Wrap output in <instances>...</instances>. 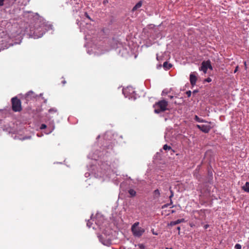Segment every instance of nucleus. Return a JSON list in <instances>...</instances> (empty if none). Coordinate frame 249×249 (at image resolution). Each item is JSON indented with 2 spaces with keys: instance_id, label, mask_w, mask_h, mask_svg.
Segmentation results:
<instances>
[{
  "instance_id": "obj_11",
  "label": "nucleus",
  "mask_w": 249,
  "mask_h": 249,
  "mask_svg": "<svg viewBox=\"0 0 249 249\" xmlns=\"http://www.w3.org/2000/svg\"><path fill=\"white\" fill-rule=\"evenodd\" d=\"M142 5V2L141 1L138 2L134 6V7L132 9V11H136V10H137L138 9L140 8V7H141Z\"/></svg>"
},
{
  "instance_id": "obj_38",
  "label": "nucleus",
  "mask_w": 249,
  "mask_h": 249,
  "mask_svg": "<svg viewBox=\"0 0 249 249\" xmlns=\"http://www.w3.org/2000/svg\"><path fill=\"white\" fill-rule=\"evenodd\" d=\"M165 249H173L172 248H166Z\"/></svg>"
},
{
  "instance_id": "obj_33",
  "label": "nucleus",
  "mask_w": 249,
  "mask_h": 249,
  "mask_svg": "<svg viewBox=\"0 0 249 249\" xmlns=\"http://www.w3.org/2000/svg\"><path fill=\"white\" fill-rule=\"evenodd\" d=\"M87 226L89 227H90V223L89 222H88L87 223Z\"/></svg>"
},
{
  "instance_id": "obj_36",
  "label": "nucleus",
  "mask_w": 249,
  "mask_h": 249,
  "mask_svg": "<svg viewBox=\"0 0 249 249\" xmlns=\"http://www.w3.org/2000/svg\"><path fill=\"white\" fill-rule=\"evenodd\" d=\"M169 97H170V99H172L173 98V96H169Z\"/></svg>"
},
{
  "instance_id": "obj_37",
  "label": "nucleus",
  "mask_w": 249,
  "mask_h": 249,
  "mask_svg": "<svg viewBox=\"0 0 249 249\" xmlns=\"http://www.w3.org/2000/svg\"><path fill=\"white\" fill-rule=\"evenodd\" d=\"M175 211H174V210H172V211H171V213H175Z\"/></svg>"
},
{
  "instance_id": "obj_27",
  "label": "nucleus",
  "mask_w": 249,
  "mask_h": 249,
  "mask_svg": "<svg viewBox=\"0 0 249 249\" xmlns=\"http://www.w3.org/2000/svg\"><path fill=\"white\" fill-rule=\"evenodd\" d=\"M151 231H152V233H153L154 235H158V233L157 232H156L154 231V229H153L151 230Z\"/></svg>"
},
{
  "instance_id": "obj_1",
  "label": "nucleus",
  "mask_w": 249,
  "mask_h": 249,
  "mask_svg": "<svg viewBox=\"0 0 249 249\" xmlns=\"http://www.w3.org/2000/svg\"><path fill=\"white\" fill-rule=\"evenodd\" d=\"M168 102L165 100H161L155 103L153 105L154 112L159 114L168 110Z\"/></svg>"
},
{
  "instance_id": "obj_6",
  "label": "nucleus",
  "mask_w": 249,
  "mask_h": 249,
  "mask_svg": "<svg viewBox=\"0 0 249 249\" xmlns=\"http://www.w3.org/2000/svg\"><path fill=\"white\" fill-rule=\"evenodd\" d=\"M197 79V78L195 72H192L190 75V81L192 86H194L196 85Z\"/></svg>"
},
{
  "instance_id": "obj_5",
  "label": "nucleus",
  "mask_w": 249,
  "mask_h": 249,
  "mask_svg": "<svg viewBox=\"0 0 249 249\" xmlns=\"http://www.w3.org/2000/svg\"><path fill=\"white\" fill-rule=\"evenodd\" d=\"M196 127L198 128L199 130L202 131L203 132H204L205 133H208L210 130L211 129L212 127L210 125H199L197 124L196 125Z\"/></svg>"
},
{
  "instance_id": "obj_16",
  "label": "nucleus",
  "mask_w": 249,
  "mask_h": 249,
  "mask_svg": "<svg viewBox=\"0 0 249 249\" xmlns=\"http://www.w3.org/2000/svg\"><path fill=\"white\" fill-rule=\"evenodd\" d=\"M49 113L50 114H58L57 110L54 108L50 109L49 110Z\"/></svg>"
},
{
  "instance_id": "obj_18",
  "label": "nucleus",
  "mask_w": 249,
  "mask_h": 249,
  "mask_svg": "<svg viewBox=\"0 0 249 249\" xmlns=\"http://www.w3.org/2000/svg\"><path fill=\"white\" fill-rule=\"evenodd\" d=\"M175 221L176 225H177V224H179V223H180L181 222H184L185 221V220H184V219L182 218V219H178L177 220Z\"/></svg>"
},
{
  "instance_id": "obj_26",
  "label": "nucleus",
  "mask_w": 249,
  "mask_h": 249,
  "mask_svg": "<svg viewBox=\"0 0 249 249\" xmlns=\"http://www.w3.org/2000/svg\"><path fill=\"white\" fill-rule=\"evenodd\" d=\"M196 213H198V214H199L200 215H203L204 214V213L203 212H202L201 211H196Z\"/></svg>"
},
{
  "instance_id": "obj_3",
  "label": "nucleus",
  "mask_w": 249,
  "mask_h": 249,
  "mask_svg": "<svg viewBox=\"0 0 249 249\" xmlns=\"http://www.w3.org/2000/svg\"><path fill=\"white\" fill-rule=\"evenodd\" d=\"M12 108L14 112H20L22 110L21 101L17 97L11 99Z\"/></svg>"
},
{
  "instance_id": "obj_30",
  "label": "nucleus",
  "mask_w": 249,
  "mask_h": 249,
  "mask_svg": "<svg viewBox=\"0 0 249 249\" xmlns=\"http://www.w3.org/2000/svg\"><path fill=\"white\" fill-rule=\"evenodd\" d=\"M238 66H237L234 71V72L235 73L238 71Z\"/></svg>"
},
{
  "instance_id": "obj_28",
  "label": "nucleus",
  "mask_w": 249,
  "mask_h": 249,
  "mask_svg": "<svg viewBox=\"0 0 249 249\" xmlns=\"http://www.w3.org/2000/svg\"><path fill=\"white\" fill-rule=\"evenodd\" d=\"M205 81L207 82H210L212 81V79H211V78L209 77V78H207V79H206Z\"/></svg>"
},
{
  "instance_id": "obj_13",
  "label": "nucleus",
  "mask_w": 249,
  "mask_h": 249,
  "mask_svg": "<svg viewBox=\"0 0 249 249\" xmlns=\"http://www.w3.org/2000/svg\"><path fill=\"white\" fill-rule=\"evenodd\" d=\"M242 189L244 191H245L247 193H249V182H246L245 185L242 187Z\"/></svg>"
},
{
  "instance_id": "obj_24",
  "label": "nucleus",
  "mask_w": 249,
  "mask_h": 249,
  "mask_svg": "<svg viewBox=\"0 0 249 249\" xmlns=\"http://www.w3.org/2000/svg\"><path fill=\"white\" fill-rule=\"evenodd\" d=\"M5 0H0V6H2L4 5Z\"/></svg>"
},
{
  "instance_id": "obj_22",
  "label": "nucleus",
  "mask_w": 249,
  "mask_h": 249,
  "mask_svg": "<svg viewBox=\"0 0 249 249\" xmlns=\"http://www.w3.org/2000/svg\"><path fill=\"white\" fill-rule=\"evenodd\" d=\"M168 226H173L176 225L175 221H171L169 224H168Z\"/></svg>"
},
{
  "instance_id": "obj_31",
  "label": "nucleus",
  "mask_w": 249,
  "mask_h": 249,
  "mask_svg": "<svg viewBox=\"0 0 249 249\" xmlns=\"http://www.w3.org/2000/svg\"><path fill=\"white\" fill-rule=\"evenodd\" d=\"M85 15H86V17L87 18H88L89 19H90V18L89 16L88 15V14L87 13H85Z\"/></svg>"
},
{
  "instance_id": "obj_35",
  "label": "nucleus",
  "mask_w": 249,
  "mask_h": 249,
  "mask_svg": "<svg viewBox=\"0 0 249 249\" xmlns=\"http://www.w3.org/2000/svg\"><path fill=\"white\" fill-rule=\"evenodd\" d=\"M244 65L246 67V69H247V67H246L247 64H246V61L244 62Z\"/></svg>"
},
{
  "instance_id": "obj_14",
  "label": "nucleus",
  "mask_w": 249,
  "mask_h": 249,
  "mask_svg": "<svg viewBox=\"0 0 249 249\" xmlns=\"http://www.w3.org/2000/svg\"><path fill=\"white\" fill-rule=\"evenodd\" d=\"M128 193L129 194L130 196H132V197L135 196L136 195V191L132 189L128 190Z\"/></svg>"
},
{
  "instance_id": "obj_21",
  "label": "nucleus",
  "mask_w": 249,
  "mask_h": 249,
  "mask_svg": "<svg viewBox=\"0 0 249 249\" xmlns=\"http://www.w3.org/2000/svg\"><path fill=\"white\" fill-rule=\"evenodd\" d=\"M191 91L190 90H189V91H187L186 92V95H187V97H189L191 96Z\"/></svg>"
},
{
  "instance_id": "obj_2",
  "label": "nucleus",
  "mask_w": 249,
  "mask_h": 249,
  "mask_svg": "<svg viewBox=\"0 0 249 249\" xmlns=\"http://www.w3.org/2000/svg\"><path fill=\"white\" fill-rule=\"evenodd\" d=\"M139 222H137L133 224L131 227V231L133 235L136 237H140L144 232L145 230L144 229L139 227Z\"/></svg>"
},
{
  "instance_id": "obj_25",
  "label": "nucleus",
  "mask_w": 249,
  "mask_h": 249,
  "mask_svg": "<svg viewBox=\"0 0 249 249\" xmlns=\"http://www.w3.org/2000/svg\"><path fill=\"white\" fill-rule=\"evenodd\" d=\"M170 204H171L170 203L169 204H164V205H163L162 206V209H164L165 208H167Z\"/></svg>"
},
{
  "instance_id": "obj_29",
  "label": "nucleus",
  "mask_w": 249,
  "mask_h": 249,
  "mask_svg": "<svg viewBox=\"0 0 249 249\" xmlns=\"http://www.w3.org/2000/svg\"><path fill=\"white\" fill-rule=\"evenodd\" d=\"M208 227H209V225H208V224H206V225H204V228L205 229H207Z\"/></svg>"
},
{
  "instance_id": "obj_10",
  "label": "nucleus",
  "mask_w": 249,
  "mask_h": 249,
  "mask_svg": "<svg viewBox=\"0 0 249 249\" xmlns=\"http://www.w3.org/2000/svg\"><path fill=\"white\" fill-rule=\"evenodd\" d=\"M160 194L159 189L155 190L153 192V197L154 198H158L160 196Z\"/></svg>"
},
{
  "instance_id": "obj_20",
  "label": "nucleus",
  "mask_w": 249,
  "mask_h": 249,
  "mask_svg": "<svg viewBox=\"0 0 249 249\" xmlns=\"http://www.w3.org/2000/svg\"><path fill=\"white\" fill-rule=\"evenodd\" d=\"M30 0H25L24 2H22V4L24 5H26L29 2Z\"/></svg>"
},
{
  "instance_id": "obj_19",
  "label": "nucleus",
  "mask_w": 249,
  "mask_h": 249,
  "mask_svg": "<svg viewBox=\"0 0 249 249\" xmlns=\"http://www.w3.org/2000/svg\"><path fill=\"white\" fill-rule=\"evenodd\" d=\"M235 249H241V246L240 244H237L235 246Z\"/></svg>"
},
{
  "instance_id": "obj_39",
  "label": "nucleus",
  "mask_w": 249,
  "mask_h": 249,
  "mask_svg": "<svg viewBox=\"0 0 249 249\" xmlns=\"http://www.w3.org/2000/svg\"><path fill=\"white\" fill-rule=\"evenodd\" d=\"M194 93L196 92V91L195 90V91H194Z\"/></svg>"
},
{
  "instance_id": "obj_15",
  "label": "nucleus",
  "mask_w": 249,
  "mask_h": 249,
  "mask_svg": "<svg viewBox=\"0 0 249 249\" xmlns=\"http://www.w3.org/2000/svg\"><path fill=\"white\" fill-rule=\"evenodd\" d=\"M169 190H170V192L171 193V195L169 196V199L170 200V204H172L173 203V202H172V198L174 196V193H173V191H172V188L171 187H170L169 188Z\"/></svg>"
},
{
  "instance_id": "obj_23",
  "label": "nucleus",
  "mask_w": 249,
  "mask_h": 249,
  "mask_svg": "<svg viewBox=\"0 0 249 249\" xmlns=\"http://www.w3.org/2000/svg\"><path fill=\"white\" fill-rule=\"evenodd\" d=\"M47 127L46 125L45 124H42L40 126V129H43L46 128Z\"/></svg>"
},
{
  "instance_id": "obj_32",
  "label": "nucleus",
  "mask_w": 249,
  "mask_h": 249,
  "mask_svg": "<svg viewBox=\"0 0 249 249\" xmlns=\"http://www.w3.org/2000/svg\"><path fill=\"white\" fill-rule=\"evenodd\" d=\"M61 82L63 85H64L66 83V81L65 80H63V81H62Z\"/></svg>"
},
{
  "instance_id": "obj_4",
  "label": "nucleus",
  "mask_w": 249,
  "mask_h": 249,
  "mask_svg": "<svg viewBox=\"0 0 249 249\" xmlns=\"http://www.w3.org/2000/svg\"><path fill=\"white\" fill-rule=\"evenodd\" d=\"M208 69L213 70V67L210 60L204 61L202 62L201 67L199 68V71H202L204 73H206Z\"/></svg>"
},
{
  "instance_id": "obj_17",
  "label": "nucleus",
  "mask_w": 249,
  "mask_h": 249,
  "mask_svg": "<svg viewBox=\"0 0 249 249\" xmlns=\"http://www.w3.org/2000/svg\"><path fill=\"white\" fill-rule=\"evenodd\" d=\"M163 149L164 150H171L172 149V148L171 146H168L167 144H165L163 146Z\"/></svg>"
},
{
  "instance_id": "obj_34",
  "label": "nucleus",
  "mask_w": 249,
  "mask_h": 249,
  "mask_svg": "<svg viewBox=\"0 0 249 249\" xmlns=\"http://www.w3.org/2000/svg\"><path fill=\"white\" fill-rule=\"evenodd\" d=\"M177 230H178V231H180V228L179 227H177Z\"/></svg>"
},
{
  "instance_id": "obj_8",
  "label": "nucleus",
  "mask_w": 249,
  "mask_h": 249,
  "mask_svg": "<svg viewBox=\"0 0 249 249\" xmlns=\"http://www.w3.org/2000/svg\"><path fill=\"white\" fill-rule=\"evenodd\" d=\"M35 94L34 92L30 91L28 92L25 95V98L27 100L31 99L32 97H35Z\"/></svg>"
},
{
  "instance_id": "obj_12",
  "label": "nucleus",
  "mask_w": 249,
  "mask_h": 249,
  "mask_svg": "<svg viewBox=\"0 0 249 249\" xmlns=\"http://www.w3.org/2000/svg\"><path fill=\"white\" fill-rule=\"evenodd\" d=\"M194 119L195 121H196V122H199V123H206V122H207L206 121H205V120H204L203 119L199 118L197 115L195 116Z\"/></svg>"
},
{
  "instance_id": "obj_9",
  "label": "nucleus",
  "mask_w": 249,
  "mask_h": 249,
  "mask_svg": "<svg viewBox=\"0 0 249 249\" xmlns=\"http://www.w3.org/2000/svg\"><path fill=\"white\" fill-rule=\"evenodd\" d=\"M172 67V65L169 63L167 61H165L163 63V67L165 70H169Z\"/></svg>"
},
{
  "instance_id": "obj_7",
  "label": "nucleus",
  "mask_w": 249,
  "mask_h": 249,
  "mask_svg": "<svg viewBox=\"0 0 249 249\" xmlns=\"http://www.w3.org/2000/svg\"><path fill=\"white\" fill-rule=\"evenodd\" d=\"M99 239L103 244L106 246H109L111 244V241L110 240H103L102 236H99Z\"/></svg>"
}]
</instances>
